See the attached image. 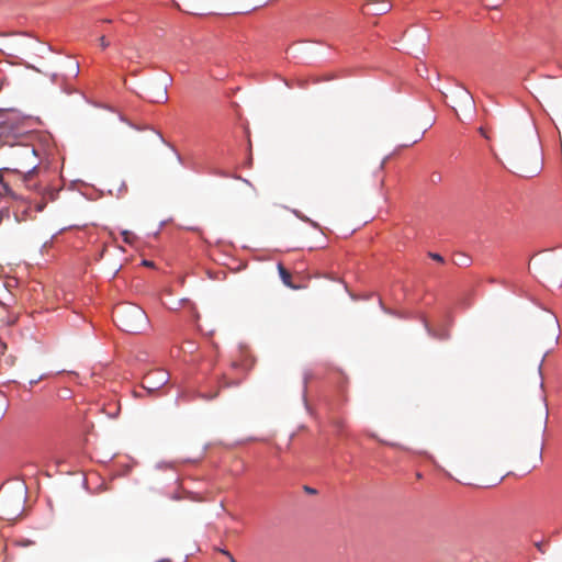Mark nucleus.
I'll list each match as a JSON object with an SVG mask.
<instances>
[{
    "label": "nucleus",
    "mask_w": 562,
    "mask_h": 562,
    "mask_svg": "<svg viewBox=\"0 0 562 562\" xmlns=\"http://www.w3.org/2000/svg\"><path fill=\"white\" fill-rule=\"evenodd\" d=\"M430 257L436 260V261H439V262H442L443 261V258L439 255V254H430Z\"/></svg>",
    "instance_id": "10"
},
{
    "label": "nucleus",
    "mask_w": 562,
    "mask_h": 562,
    "mask_svg": "<svg viewBox=\"0 0 562 562\" xmlns=\"http://www.w3.org/2000/svg\"><path fill=\"white\" fill-rule=\"evenodd\" d=\"M113 319L122 330L131 334L142 333L148 324L145 311L136 304L115 306Z\"/></svg>",
    "instance_id": "2"
},
{
    "label": "nucleus",
    "mask_w": 562,
    "mask_h": 562,
    "mask_svg": "<svg viewBox=\"0 0 562 562\" xmlns=\"http://www.w3.org/2000/svg\"><path fill=\"white\" fill-rule=\"evenodd\" d=\"M464 99L468 103H471L472 102V98L469 95L468 92H464Z\"/></svg>",
    "instance_id": "12"
},
{
    "label": "nucleus",
    "mask_w": 562,
    "mask_h": 562,
    "mask_svg": "<svg viewBox=\"0 0 562 562\" xmlns=\"http://www.w3.org/2000/svg\"><path fill=\"white\" fill-rule=\"evenodd\" d=\"M217 395V393H215L214 395H211L209 398H214L215 396Z\"/></svg>",
    "instance_id": "19"
},
{
    "label": "nucleus",
    "mask_w": 562,
    "mask_h": 562,
    "mask_svg": "<svg viewBox=\"0 0 562 562\" xmlns=\"http://www.w3.org/2000/svg\"><path fill=\"white\" fill-rule=\"evenodd\" d=\"M169 381V374L164 369H156L148 372L143 379V387L148 392L158 391Z\"/></svg>",
    "instance_id": "4"
},
{
    "label": "nucleus",
    "mask_w": 562,
    "mask_h": 562,
    "mask_svg": "<svg viewBox=\"0 0 562 562\" xmlns=\"http://www.w3.org/2000/svg\"><path fill=\"white\" fill-rule=\"evenodd\" d=\"M9 193L8 184L3 181L2 176L0 175V198L4 194ZM4 217H9V212L7 210L0 211V224L2 223Z\"/></svg>",
    "instance_id": "7"
},
{
    "label": "nucleus",
    "mask_w": 562,
    "mask_h": 562,
    "mask_svg": "<svg viewBox=\"0 0 562 562\" xmlns=\"http://www.w3.org/2000/svg\"><path fill=\"white\" fill-rule=\"evenodd\" d=\"M305 221L310 222L314 227H318V224L316 222H313L310 218H306Z\"/></svg>",
    "instance_id": "14"
},
{
    "label": "nucleus",
    "mask_w": 562,
    "mask_h": 562,
    "mask_svg": "<svg viewBox=\"0 0 562 562\" xmlns=\"http://www.w3.org/2000/svg\"><path fill=\"white\" fill-rule=\"evenodd\" d=\"M166 100H167V93H166V91H165V92H164V101H166Z\"/></svg>",
    "instance_id": "18"
},
{
    "label": "nucleus",
    "mask_w": 562,
    "mask_h": 562,
    "mask_svg": "<svg viewBox=\"0 0 562 562\" xmlns=\"http://www.w3.org/2000/svg\"><path fill=\"white\" fill-rule=\"evenodd\" d=\"M304 490H305L307 493H310V494H315V493H316V491H315L314 488L308 487V486H304Z\"/></svg>",
    "instance_id": "11"
},
{
    "label": "nucleus",
    "mask_w": 562,
    "mask_h": 562,
    "mask_svg": "<svg viewBox=\"0 0 562 562\" xmlns=\"http://www.w3.org/2000/svg\"><path fill=\"white\" fill-rule=\"evenodd\" d=\"M502 147L509 169L515 175L532 178L541 172L543 167L541 146L531 127L527 134L516 132L504 136Z\"/></svg>",
    "instance_id": "1"
},
{
    "label": "nucleus",
    "mask_w": 562,
    "mask_h": 562,
    "mask_svg": "<svg viewBox=\"0 0 562 562\" xmlns=\"http://www.w3.org/2000/svg\"><path fill=\"white\" fill-rule=\"evenodd\" d=\"M278 270H279V274H280L282 282L286 286H289L291 289H297V286L293 285L291 282V279H292L291 273L281 263L278 265Z\"/></svg>",
    "instance_id": "6"
},
{
    "label": "nucleus",
    "mask_w": 562,
    "mask_h": 562,
    "mask_svg": "<svg viewBox=\"0 0 562 562\" xmlns=\"http://www.w3.org/2000/svg\"><path fill=\"white\" fill-rule=\"evenodd\" d=\"M12 132L11 124L8 123L7 112L0 110V147L7 144V138Z\"/></svg>",
    "instance_id": "5"
},
{
    "label": "nucleus",
    "mask_w": 562,
    "mask_h": 562,
    "mask_svg": "<svg viewBox=\"0 0 562 562\" xmlns=\"http://www.w3.org/2000/svg\"><path fill=\"white\" fill-rule=\"evenodd\" d=\"M99 42H100V46L105 49L106 47H109L110 45V42L105 38V36H101L99 38Z\"/></svg>",
    "instance_id": "9"
},
{
    "label": "nucleus",
    "mask_w": 562,
    "mask_h": 562,
    "mask_svg": "<svg viewBox=\"0 0 562 562\" xmlns=\"http://www.w3.org/2000/svg\"><path fill=\"white\" fill-rule=\"evenodd\" d=\"M171 498H172V499H180V496H178L177 494H173V495L171 496Z\"/></svg>",
    "instance_id": "16"
},
{
    "label": "nucleus",
    "mask_w": 562,
    "mask_h": 562,
    "mask_svg": "<svg viewBox=\"0 0 562 562\" xmlns=\"http://www.w3.org/2000/svg\"><path fill=\"white\" fill-rule=\"evenodd\" d=\"M337 426H338V427H340V428H342V426H344V425H342V423H341V422H338V423H337Z\"/></svg>",
    "instance_id": "17"
},
{
    "label": "nucleus",
    "mask_w": 562,
    "mask_h": 562,
    "mask_svg": "<svg viewBox=\"0 0 562 562\" xmlns=\"http://www.w3.org/2000/svg\"><path fill=\"white\" fill-rule=\"evenodd\" d=\"M144 263H145L146 266H151V263H150V262H148V261H145Z\"/></svg>",
    "instance_id": "20"
},
{
    "label": "nucleus",
    "mask_w": 562,
    "mask_h": 562,
    "mask_svg": "<svg viewBox=\"0 0 562 562\" xmlns=\"http://www.w3.org/2000/svg\"><path fill=\"white\" fill-rule=\"evenodd\" d=\"M238 385V382H225L224 386Z\"/></svg>",
    "instance_id": "13"
},
{
    "label": "nucleus",
    "mask_w": 562,
    "mask_h": 562,
    "mask_svg": "<svg viewBox=\"0 0 562 562\" xmlns=\"http://www.w3.org/2000/svg\"><path fill=\"white\" fill-rule=\"evenodd\" d=\"M422 137H423V133H422V134H420L416 139H414V140H413V144H415V143H417L418 140H420V139H422Z\"/></svg>",
    "instance_id": "15"
},
{
    "label": "nucleus",
    "mask_w": 562,
    "mask_h": 562,
    "mask_svg": "<svg viewBox=\"0 0 562 562\" xmlns=\"http://www.w3.org/2000/svg\"><path fill=\"white\" fill-rule=\"evenodd\" d=\"M25 499L26 491L22 485L1 494L0 518L7 521H15L24 512Z\"/></svg>",
    "instance_id": "3"
},
{
    "label": "nucleus",
    "mask_w": 562,
    "mask_h": 562,
    "mask_svg": "<svg viewBox=\"0 0 562 562\" xmlns=\"http://www.w3.org/2000/svg\"><path fill=\"white\" fill-rule=\"evenodd\" d=\"M122 236H123V240L126 243V244H130L132 245L135 240V235L130 232V231H123L122 232Z\"/></svg>",
    "instance_id": "8"
}]
</instances>
